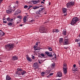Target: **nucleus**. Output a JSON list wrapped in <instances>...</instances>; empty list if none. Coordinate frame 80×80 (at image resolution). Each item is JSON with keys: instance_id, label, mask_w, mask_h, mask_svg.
Masks as SVG:
<instances>
[{"instance_id": "nucleus-1", "label": "nucleus", "mask_w": 80, "mask_h": 80, "mask_svg": "<svg viewBox=\"0 0 80 80\" xmlns=\"http://www.w3.org/2000/svg\"><path fill=\"white\" fill-rule=\"evenodd\" d=\"M14 46L15 44L14 43H10L7 44L5 46V48L8 51H10V50H12L13 48H14Z\"/></svg>"}, {"instance_id": "nucleus-2", "label": "nucleus", "mask_w": 80, "mask_h": 80, "mask_svg": "<svg viewBox=\"0 0 80 80\" xmlns=\"http://www.w3.org/2000/svg\"><path fill=\"white\" fill-rule=\"evenodd\" d=\"M80 20V19L78 17H76L73 18L71 21V24L72 25H74L75 24H76Z\"/></svg>"}, {"instance_id": "nucleus-3", "label": "nucleus", "mask_w": 80, "mask_h": 80, "mask_svg": "<svg viewBox=\"0 0 80 80\" xmlns=\"http://www.w3.org/2000/svg\"><path fill=\"white\" fill-rule=\"evenodd\" d=\"M75 5V2L74 1H70L66 4L67 7L68 8L72 7Z\"/></svg>"}, {"instance_id": "nucleus-4", "label": "nucleus", "mask_w": 80, "mask_h": 80, "mask_svg": "<svg viewBox=\"0 0 80 80\" xmlns=\"http://www.w3.org/2000/svg\"><path fill=\"white\" fill-rule=\"evenodd\" d=\"M47 30V29L46 28L42 27L40 28L39 32L41 33H45Z\"/></svg>"}, {"instance_id": "nucleus-5", "label": "nucleus", "mask_w": 80, "mask_h": 80, "mask_svg": "<svg viewBox=\"0 0 80 80\" xmlns=\"http://www.w3.org/2000/svg\"><path fill=\"white\" fill-rule=\"evenodd\" d=\"M45 53L50 57H53V55H52V53L51 52L46 51L45 52Z\"/></svg>"}, {"instance_id": "nucleus-6", "label": "nucleus", "mask_w": 80, "mask_h": 80, "mask_svg": "<svg viewBox=\"0 0 80 80\" xmlns=\"http://www.w3.org/2000/svg\"><path fill=\"white\" fill-rule=\"evenodd\" d=\"M64 45H67L69 44V40L68 39H65L63 43Z\"/></svg>"}, {"instance_id": "nucleus-7", "label": "nucleus", "mask_w": 80, "mask_h": 80, "mask_svg": "<svg viewBox=\"0 0 80 80\" xmlns=\"http://www.w3.org/2000/svg\"><path fill=\"white\" fill-rule=\"evenodd\" d=\"M44 8H41L39 9L36 12V14H37V15H39V14H41V13H42V11L43 10H44Z\"/></svg>"}, {"instance_id": "nucleus-8", "label": "nucleus", "mask_w": 80, "mask_h": 80, "mask_svg": "<svg viewBox=\"0 0 80 80\" xmlns=\"http://www.w3.org/2000/svg\"><path fill=\"white\" fill-rule=\"evenodd\" d=\"M19 4V1H16V3L15 4V6H14L12 4L10 5V7H17L18 6V4Z\"/></svg>"}, {"instance_id": "nucleus-9", "label": "nucleus", "mask_w": 80, "mask_h": 80, "mask_svg": "<svg viewBox=\"0 0 80 80\" xmlns=\"http://www.w3.org/2000/svg\"><path fill=\"white\" fill-rule=\"evenodd\" d=\"M33 67L34 69H36L38 68V63L37 62L34 63L33 65Z\"/></svg>"}, {"instance_id": "nucleus-10", "label": "nucleus", "mask_w": 80, "mask_h": 80, "mask_svg": "<svg viewBox=\"0 0 80 80\" xmlns=\"http://www.w3.org/2000/svg\"><path fill=\"white\" fill-rule=\"evenodd\" d=\"M56 76L58 77H62V73L61 72H58L57 73Z\"/></svg>"}, {"instance_id": "nucleus-11", "label": "nucleus", "mask_w": 80, "mask_h": 80, "mask_svg": "<svg viewBox=\"0 0 80 80\" xmlns=\"http://www.w3.org/2000/svg\"><path fill=\"white\" fill-rule=\"evenodd\" d=\"M8 26H11L12 27H14L15 26V23L14 22H9L8 24Z\"/></svg>"}, {"instance_id": "nucleus-12", "label": "nucleus", "mask_w": 80, "mask_h": 80, "mask_svg": "<svg viewBox=\"0 0 80 80\" xmlns=\"http://www.w3.org/2000/svg\"><path fill=\"white\" fill-rule=\"evenodd\" d=\"M18 60V57L15 56H12V60L13 61H15V60Z\"/></svg>"}, {"instance_id": "nucleus-13", "label": "nucleus", "mask_w": 80, "mask_h": 80, "mask_svg": "<svg viewBox=\"0 0 80 80\" xmlns=\"http://www.w3.org/2000/svg\"><path fill=\"white\" fill-rule=\"evenodd\" d=\"M62 34L63 35H67V30L66 29H64L62 32Z\"/></svg>"}, {"instance_id": "nucleus-14", "label": "nucleus", "mask_w": 80, "mask_h": 80, "mask_svg": "<svg viewBox=\"0 0 80 80\" xmlns=\"http://www.w3.org/2000/svg\"><path fill=\"white\" fill-rule=\"evenodd\" d=\"M12 80V78L10 77V76L8 75H7L6 76V80Z\"/></svg>"}, {"instance_id": "nucleus-15", "label": "nucleus", "mask_w": 80, "mask_h": 80, "mask_svg": "<svg viewBox=\"0 0 80 80\" xmlns=\"http://www.w3.org/2000/svg\"><path fill=\"white\" fill-rule=\"evenodd\" d=\"M26 73V71H22L21 72H20V75H24Z\"/></svg>"}, {"instance_id": "nucleus-16", "label": "nucleus", "mask_w": 80, "mask_h": 80, "mask_svg": "<svg viewBox=\"0 0 80 80\" xmlns=\"http://www.w3.org/2000/svg\"><path fill=\"white\" fill-rule=\"evenodd\" d=\"M26 58H27V60L28 61V62H32V59L29 57H27Z\"/></svg>"}, {"instance_id": "nucleus-17", "label": "nucleus", "mask_w": 80, "mask_h": 80, "mask_svg": "<svg viewBox=\"0 0 80 80\" xmlns=\"http://www.w3.org/2000/svg\"><path fill=\"white\" fill-rule=\"evenodd\" d=\"M5 34V33L3 32V31L0 32V36H1V37H2V36H4Z\"/></svg>"}, {"instance_id": "nucleus-18", "label": "nucleus", "mask_w": 80, "mask_h": 80, "mask_svg": "<svg viewBox=\"0 0 80 80\" xmlns=\"http://www.w3.org/2000/svg\"><path fill=\"white\" fill-rule=\"evenodd\" d=\"M63 72L64 74H67V68H63Z\"/></svg>"}, {"instance_id": "nucleus-19", "label": "nucleus", "mask_w": 80, "mask_h": 80, "mask_svg": "<svg viewBox=\"0 0 80 80\" xmlns=\"http://www.w3.org/2000/svg\"><path fill=\"white\" fill-rule=\"evenodd\" d=\"M62 11L63 13H67V9L65 8H62Z\"/></svg>"}, {"instance_id": "nucleus-20", "label": "nucleus", "mask_w": 80, "mask_h": 80, "mask_svg": "<svg viewBox=\"0 0 80 80\" xmlns=\"http://www.w3.org/2000/svg\"><path fill=\"white\" fill-rule=\"evenodd\" d=\"M39 8V6H35L33 7L32 8L34 10H37V9H38V8Z\"/></svg>"}, {"instance_id": "nucleus-21", "label": "nucleus", "mask_w": 80, "mask_h": 80, "mask_svg": "<svg viewBox=\"0 0 80 80\" xmlns=\"http://www.w3.org/2000/svg\"><path fill=\"white\" fill-rule=\"evenodd\" d=\"M33 22H34V20L32 18H31L28 21V22L30 23H33Z\"/></svg>"}, {"instance_id": "nucleus-22", "label": "nucleus", "mask_w": 80, "mask_h": 80, "mask_svg": "<svg viewBox=\"0 0 80 80\" xmlns=\"http://www.w3.org/2000/svg\"><path fill=\"white\" fill-rule=\"evenodd\" d=\"M6 12L7 13H8V14H9L10 13H11L12 12V10H6Z\"/></svg>"}, {"instance_id": "nucleus-23", "label": "nucleus", "mask_w": 80, "mask_h": 80, "mask_svg": "<svg viewBox=\"0 0 80 80\" xmlns=\"http://www.w3.org/2000/svg\"><path fill=\"white\" fill-rule=\"evenodd\" d=\"M63 38H60L59 39L60 43H63Z\"/></svg>"}, {"instance_id": "nucleus-24", "label": "nucleus", "mask_w": 80, "mask_h": 80, "mask_svg": "<svg viewBox=\"0 0 80 80\" xmlns=\"http://www.w3.org/2000/svg\"><path fill=\"white\" fill-rule=\"evenodd\" d=\"M53 75V73H51L48 76H47V77L48 78H50L51 76H52Z\"/></svg>"}, {"instance_id": "nucleus-25", "label": "nucleus", "mask_w": 80, "mask_h": 80, "mask_svg": "<svg viewBox=\"0 0 80 80\" xmlns=\"http://www.w3.org/2000/svg\"><path fill=\"white\" fill-rule=\"evenodd\" d=\"M17 24H18V23H21V19H18L17 21Z\"/></svg>"}, {"instance_id": "nucleus-26", "label": "nucleus", "mask_w": 80, "mask_h": 80, "mask_svg": "<svg viewBox=\"0 0 80 80\" xmlns=\"http://www.w3.org/2000/svg\"><path fill=\"white\" fill-rule=\"evenodd\" d=\"M55 63H53L51 64V68H55Z\"/></svg>"}, {"instance_id": "nucleus-27", "label": "nucleus", "mask_w": 80, "mask_h": 80, "mask_svg": "<svg viewBox=\"0 0 80 80\" xmlns=\"http://www.w3.org/2000/svg\"><path fill=\"white\" fill-rule=\"evenodd\" d=\"M31 2H32L33 3V4H37V1H36L32 0L31 1Z\"/></svg>"}, {"instance_id": "nucleus-28", "label": "nucleus", "mask_w": 80, "mask_h": 80, "mask_svg": "<svg viewBox=\"0 0 80 80\" xmlns=\"http://www.w3.org/2000/svg\"><path fill=\"white\" fill-rule=\"evenodd\" d=\"M27 16H25L24 17L23 19V20L24 22H26V21H27L26 18H27Z\"/></svg>"}, {"instance_id": "nucleus-29", "label": "nucleus", "mask_w": 80, "mask_h": 80, "mask_svg": "<svg viewBox=\"0 0 80 80\" xmlns=\"http://www.w3.org/2000/svg\"><path fill=\"white\" fill-rule=\"evenodd\" d=\"M46 72H42L41 73V75H42V76H44V75H45V74Z\"/></svg>"}, {"instance_id": "nucleus-30", "label": "nucleus", "mask_w": 80, "mask_h": 80, "mask_svg": "<svg viewBox=\"0 0 80 80\" xmlns=\"http://www.w3.org/2000/svg\"><path fill=\"white\" fill-rule=\"evenodd\" d=\"M63 68H67V64L66 63H64L63 64Z\"/></svg>"}, {"instance_id": "nucleus-31", "label": "nucleus", "mask_w": 80, "mask_h": 80, "mask_svg": "<svg viewBox=\"0 0 80 80\" xmlns=\"http://www.w3.org/2000/svg\"><path fill=\"white\" fill-rule=\"evenodd\" d=\"M17 70H18V71H19V72H22V69L21 68H18Z\"/></svg>"}, {"instance_id": "nucleus-32", "label": "nucleus", "mask_w": 80, "mask_h": 80, "mask_svg": "<svg viewBox=\"0 0 80 80\" xmlns=\"http://www.w3.org/2000/svg\"><path fill=\"white\" fill-rule=\"evenodd\" d=\"M45 72L46 73H47V74H48V73L50 72V70H47V71H46Z\"/></svg>"}, {"instance_id": "nucleus-33", "label": "nucleus", "mask_w": 80, "mask_h": 80, "mask_svg": "<svg viewBox=\"0 0 80 80\" xmlns=\"http://www.w3.org/2000/svg\"><path fill=\"white\" fill-rule=\"evenodd\" d=\"M16 74L17 75H20V72H18V71H17V72H16Z\"/></svg>"}, {"instance_id": "nucleus-34", "label": "nucleus", "mask_w": 80, "mask_h": 80, "mask_svg": "<svg viewBox=\"0 0 80 80\" xmlns=\"http://www.w3.org/2000/svg\"><path fill=\"white\" fill-rule=\"evenodd\" d=\"M48 50H49V51H52V47L48 48Z\"/></svg>"}, {"instance_id": "nucleus-35", "label": "nucleus", "mask_w": 80, "mask_h": 80, "mask_svg": "<svg viewBox=\"0 0 80 80\" xmlns=\"http://www.w3.org/2000/svg\"><path fill=\"white\" fill-rule=\"evenodd\" d=\"M59 31L58 30V29H56L55 30V32H56V33H58V32H59Z\"/></svg>"}, {"instance_id": "nucleus-36", "label": "nucleus", "mask_w": 80, "mask_h": 80, "mask_svg": "<svg viewBox=\"0 0 80 80\" xmlns=\"http://www.w3.org/2000/svg\"><path fill=\"white\" fill-rule=\"evenodd\" d=\"M7 20L8 22H10V18L9 17H8V18H7Z\"/></svg>"}, {"instance_id": "nucleus-37", "label": "nucleus", "mask_w": 80, "mask_h": 80, "mask_svg": "<svg viewBox=\"0 0 80 80\" xmlns=\"http://www.w3.org/2000/svg\"><path fill=\"white\" fill-rule=\"evenodd\" d=\"M18 18H20V19H21L22 18V17L20 16H18Z\"/></svg>"}, {"instance_id": "nucleus-38", "label": "nucleus", "mask_w": 80, "mask_h": 80, "mask_svg": "<svg viewBox=\"0 0 80 80\" xmlns=\"http://www.w3.org/2000/svg\"><path fill=\"white\" fill-rule=\"evenodd\" d=\"M42 48H40V49H38V48H34V50L35 51H36V50H40V49H41Z\"/></svg>"}, {"instance_id": "nucleus-39", "label": "nucleus", "mask_w": 80, "mask_h": 80, "mask_svg": "<svg viewBox=\"0 0 80 80\" xmlns=\"http://www.w3.org/2000/svg\"><path fill=\"white\" fill-rule=\"evenodd\" d=\"M14 15H18V12L17 11V12H15L14 14Z\"/></svg>"}, {"instance_id": "nucleus-40", "label": "nucleus", "mask_w": 80, "mask_h": 80, "mask_svg": "<svg viewBox=\"0 0 80 80\" xmlns=\"http://www.w3.org/2000/svg\"><path fill=\"white\" fill-rule=\"evenodd\" d=\"M75 42H80V39H76L75 40Z\"/></svg>"}, {"instance_id": "nucleus-41", "label": "nucleus", "mask_w": 80, "mask_h": 80, "mask_svg": "<svg viewBox=\"0 0 80 80\" xmlns=\"http://www.w3.org/2000/svg\"><path fill=\"white\" fill-rule=\"evenodd\" d=\"M41 56L42 58L43 57H45V55L43 54H41Z\"/></svg>"}, {"instance_id": "nucleus-42", "label": "nucleus", "mask_w": 80, "mask_h": 80, "mask_svg": "<svg viewBox=\"0 0 80 80\" xmlns=\"http://www.w3.org/2000/svg\"><path fill=\"white\" fill-rule=\"evenodd\" d=\"M28 6L27 5H25L24 6V8H28Z\"/></svg>"}, {"instance_id": "nucleus-43", "label": "nucleus", "mask_w": 80, "mask_h": 80, "mask_svg": "<svg viewBox=\"0 0 80 80\" xmlns=\"http://www.w3.org/2000/svg\"><path fill=\"white\" fill-rule=\"evenodd\" d=\"M77 44H79L78 47H80V42H77Z\"/></svg>"}, {"instance_id": "nucleus-44", "label": "nucleus", "mask_w": 80, "mask_h": 80, "mask_svg": "<svg viewBox=\"0 0 80 80\" xmlns=\"http://www.w3.org/2000/svg\"><path fill=\"white\" fill-rule=\"evenodd\" d=\"M37 47H38V46H37V45H35L34 46V48H37Z\"/></svg>"}, {"instance_id": "nucleus-45", "label": "nucleus", "mask_w": 80, "mask_h": 80, "mask_svg": "<svg viewBox=\"0 0 80 80\" xmlns=\"http://www.w3.org/2000/svg\"><path fill=\"white\" fill-rule=\"evenodd\" d=\"M39 57H41V58H42V56L41 54H40L39 55Z\"/></svg>"}, {"instance_id": "nucleus-46", "label": "nucleus", "mask_w": 80, "mask_h": 80, "mask_svg": "<svg viewBox=\"0 0 80 80\" xmlns=\"http://www.w3.org/2000/svg\"><path fill=\"white\" fill-rule=\"evenodd\" d=\"M32 59H34V58H35V56H32Z\"/></svg>"}, {"instance_id": "nucleus-47", "label": "nucleus", "mask_w": 80, "mask_h": 80, "mask_svg": "<svg viewBox=\"0 0 80 80\" xmlns=\"http://www.w3.org/2000/svg\"><path fill=\"white\" fill-rule=\"evenodd\" d=\"M38 42H37L36 43V45L37 46H38Z\"/></svg>"}, {"instance_id": "nucleus-48", "label": "nucleus", "mask_w": 80, "mask_h": 80, "mask_svg": "<svg viewBox=\"0 0 80 80\" xmlns=\"http://www.w3.org/2000/svg\"><path fill=\"white\" fill-rule=\"evenodd\" d=\"M53 33H54V32H55V29H53L52 30Z\"/></svg>"}, {"instance_id": "nucleus-49", "label": "nucleus", "mask_w": 80, "mask_h": 80, "mask_svg": "<svg viewBox=\"0 0 80 80\" xmlns=\"http://www.w3.org/2000/svg\"><path fill=\"white\" fill-rule=\"evenodd\" d=\"M76 67V65L75 64H74L73 65V67H74V68H75V67Z\"/></svg>"}, {"instance_id": "nucleus-50", "label": "nucleus", "mask_w": 80, "mask_h": 80, "mask_svg": "<svg viewBox=\"0 0 80 80\" xmlns=\"http://www.w3.org/2000/svg\"><path fill=\"white\" fill-rule=\"evenodd\" d=\"M55 56L54 57V58H56L57 56H56V54H55V53H54V54H53V55H55Z\"/></svg>"}, {"instance_id": "nucleus-51", "label": "nucleus", "mask_w": 80, "mask_h": 80, "mask_svg": "<svg viewBox=\"0 0 80 80\" xmlns=\"http://www.w3.org/2000/svg\"><path fill=\"white\" fill-rule=\"evenodd\" d=\"M3 22L4 23H7V21H3Z\"/></svg>"}, {"instance_id": "nucleus-52", "label": "nucleus", "mask_w": 80, "mask_h": 80, "mask_svg": "<svg viewBox=\"0 0 80 80\" xmlns=\"http://www.w3.org/2000/svg\"><path fill=\"white\" fill-rule=\"evenodd\" d=\"M68 48V47H64V49H66V50H67V48Z\"/></svg>"}, {"instance_id": "nucleus-53", "label": "nucleus", "mask_w": 80, "mask_h": 80, "mask_svg": "<svg viewBox=\"0 0 80 80\" xmlns=\"http://www.w3.org/2000/svg\"><path fill=\"white\" fill-rule=\"evenodd\" d=\"M13 19H11V20H10V22H13Z\"/></svg>"}, {"instance_id": "nucleus-54", "label": "nucleus", "mask_w": 80, "mask_h": 80, "mask_svg": "<svg viewBox=\"0 0 80 80\" xmlns=\"http://www.w3.org/2000/svg\"><path fill=\"white\" fill-rule=\"evenodd\" d=\"M41 3H43L44 4L45 3L44 2H43V1H42L41 2Z\"/></svg>"}, {"instance_id": "nucleus-55", "label": "nucleus", "mask_w": 80, "mask_h": 80, "mask_svg": "<svg viewBox=\"0 0 80 80\" xmlns=\"http://www.w3.org/2000/svg\"><path fill=\"white\" fill-rule=\"evenodd\" d=\"M37 3H40V1L38 0L37 1Z\"/></svg>"}, {"instance_id": "nucleus-56", "label": "nucleus", "mask_w": 80, "mask_h": 80, "mask_svg": "<svg viewBox=\"0 0 80 80\" xmlns=\"http://www.w3.org/2000/svg\"><path fill=\"white\" fill-rule=\"evenodd\" d=\"M19 26H20V27H22L23 26V25L22 24H20V25H19Z\"/></svg>"}, {"instance_id": "nucleus-57", "label": "nucleus", "mask_w": 80, "mask_h": 80, "mask_svg": "<svg viewBox=\"0 0 80 80\" xmlns=\"http://www.w3.org/2000/svg\"><path fill=\"white\" fill-rule=\"evenodd\" d=\"M29 7H30V8H31L33 7L32 6H29Z\"/></svg>"}, {"instance_id": "nucleus-58", "label": "nucleus", "mask_w": 80, "mask_h": 80, "mask_svg": "<svg viewBox=\"0 0 80 80\" xmlns=\"http://www.w3.org/2000/svg\"><path fill=\"white\" fill-rule=\"evenodd\" d=\"M74 70V72H76L77 71V69H74V70Z\"/></svg>"}, {"instance_id": "nucleus-59", "label": "nucleus", "mask_w": 80, "mask_h": 80, "mask_svg": "<svg viewBox=\"0 0 80 80\" xmlns=\"http://www.w3.org/2000/svg\"><path fill=\"white\" fill-rule=\"evenodd\" d=\"M43 7V6H42V5H40V6H39V7L40 8V7Z\"/></svg>"}, {"instance_id": "nucleus-60", "label": "nucleus", "mask_w": 80, "mask_h": 80, "mask_svg": "<svg viewBox=\"0 0 80 80\" xmlns=\"http://www.w3.org/2000/svg\"><path fill=\"white\" fill-rule=\"evenodd\" d=\"M38 63H40V64H41V62L40 61H39Z\"/></svg>"}, {"instance_id": "nucleus-61", "label": "nucleus", "mask_w": 80, "mask_h": 80, "mask_svg": "<svg viewBox=\"0 0 80 80\" xmlns=\"http://www.w3.org/2000/svg\"><path fill=\"white\" fill-rule=\"evenodd\" d=\"M61 80V79H56L55 80Z\"/></svg>"}, {"instance_id": "nucleus-62", "label": "nucleus", "mask_w": 80, "mask_h": 80, "mask_svg": "<svg viewBox=\"0 0 80 80\" xmlns=\"http://www.w3.org/2000/svg\"><path fill=\"white\" fill-rule=\"evenodd\" d=\"M18 13H20V12H18Z\"/></svg>"}, {"instance_id": "nucleus-63", "label": "nucleus", "mask_w": 80, "mask_h": 80, "mask_svg": "<svg viewBox=\"0 0 80 80\" xmlns=\"http://www.w3.org/2000/svg\"><path fill=\"white\" fill-rule=\"evenodd\" d=\"M3 20H5V18H3Z\"/></svg>"}, {"instance_id": "nucleus-64", "label": "nucleus", "mask_w": 80, "mask_h": 80, "mask_svg": "<svg viewBox=\"0 0 80 80\" xmlns=\"http://www.w3.org/2000/svg\"><path fill=\"white\" fill-rule=\"evenodd\" d=\"M2 1H3V0H0V2H2Z\"/></svg>"}]
</instances>
